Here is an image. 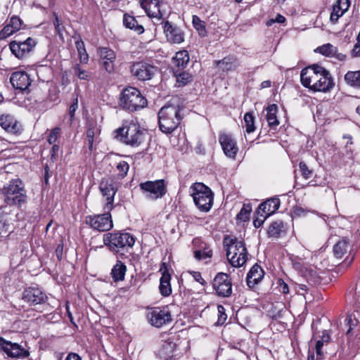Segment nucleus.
Here are the masks:
<instances>
[{
  "label": "nucleus",
  "instance_id": "nucleus-44",
  "mask_svg": "<svg viewBox=\"0 0 360 360\" xmlns=\"http://www.w3.org/2000/svg\"><path fill=\"white\" fill-rule=\"evenodd\" d=\"M193 24L194 27L198 30L199 34L204 36L206 33L205 22L197 15H193Z\"/></svg>",
  "mask_w": 360,
  "mask_h": 360
},
{
  "label": "nucleus",
  "instance_id": "nucleus-34",
  "mask_svg": "<svg viewBox=\"0 0 360 360\" xmlns=\"http://www.w3.org/2000/svg\"><path fill=\"white\" fill-rule=\"evenodd\" d=\"M344 79L348 86L360 89V70L348 71Z\"/></svg>",
  "mask_w": 360,
  "mask_h": 360
},
{
  "label": "nucleus",
  "instance_id": "nucleus-55",
  "mask_svg": "<svg viewBox=\"0 0 360 360\" xmlns=\"http://www.w3.org/2000/svg\"><path fill=\"white\" fill-rule=\"evenodd\" d=\"M335 4L340 7L342 11L345 12L349 9L350 6L349 0H338Z\"/></svg>",
  "mask_w": 360,
  "mask_h": 360
},
{
  "label": "nucleus",
  "instance_id": "nucleus-15",
  "mask_svg": "<svg viewBox=\"0 0 360 360\" xmlns=\"http://www.w3.org/2000/svg\"><path fill=\"white\" fill-rule=\"evenodd\" d=\"M213 288L217 294L222 297H229L232 293V282L225 273H218L213 280Z\"/></svg>",
  "mask_w": 360,
  "mask_h": 360
},
{
  "label": "nucleus",
  "instance_id": "nucleus-3",
  "mask_svg": "<svg viewBox=\"0 0 360 360\" xmlns=\"http://www.w3.org/2000/svg\"><path fill=\"white\" fill-rule=\"evenodd\" d=\"M116 132L123 143L131 147L141 146L147 136L146 130L134 120L127 122L122 127L117 129Z\"/></svg>",
  "mask_w": 360,
  "mask_h": 360
},
{
  "label": "nucleus",
  "instance_id": "nucleus-64",
  "mask_svg": "<svg viewBox=\"0 0 360 360\" xmlns=\"http://www.w3.org/2000/svg\"><path fill=\"white\" fill-rule=\"evenodd\" d=\"M94 132L92 129H88L86 131L87 139H94Z\"/></svg>",
  "mask_w": 360,
  "mask_h": 360
},
{
  "label": "nucleus",
  "instance_id": "nucleus-63",
  "mask_svg": "<svg viewBox=\"0 0 360 360\" xmlns=\"http://www.w3.org/2000/svg\"><path fill=\"white\" fill-rule=\"evenodd\" d=\"M271 85V82L270 80H265L262 82L260 84L261 89L270 87Z\"/></svg>",
  "mask_w": 360,
  "mask_h": 360
},
{
  "label": "nucleus",
  "instance_id": "nucleus-1",
  "mask_svg": "<svg viewBox=\"0 0 360 360\" xmlns=\"http://www.w3.org/2000/svg\"><path fill=\"white\" fill-rule=\"evenodd\" d=\"M302 84L314 91H330L334 83L328 70L318 65H313L301 71Z\"/></svg>",
  "mask_w": 360,
  "mask_h": 360
},
{
  "label": "nucleus",
  "instance_id": "nucleus-58",
  "mask_svg": "<svg viewBox=\"0 0 360 360\" xmlns=\"http://www.w3.org/2000/svg\"><path fill=\"white\" fill-rule=\"evenodd\" d=\"M193 277L195 279V281L200 283L202 285H206V281L205 279L202 277L201 274L198 271H194L193 273Z\"/></svg>",
  "mask_w": 360,
  "mask_h": 360
},
{
  "label": "nucleus",
  "instance_id": "nucleus-26",
  "mask_svg": "<svg viewBox=\"0 0 360 360\" xmlns=\"http://www.w3.org/2000/svg\"><path fill=\"white\" fill-rule=\"evenodd\" d=\"M316 51L321 54L338 59V60L342 61L346 58V56L342 53H339L338 48L331 44H326L319 46Z\"/></svg>",
  "mask_w": 360,
  "mask_h": 360
},
{
  "label": "nucleus",
  "instance_id": "nucleus-59",
  "mask_svg": "<svg viewBox=\"0 0 360 360\" xmlns=\"http://www.w3.org/2000/svg\"><path fill=\"white\" fill-rule=\"evenodd\" d=\"M351 53L353 57H360V42L354 44Z\"/></svg>",
  "mask_w": 360,
  "mask_h": 360
},
{
  "label": "nucleus",
  "instance_id": "nucleus-8",
  "mask_svg": "<svg viewBox=\"0 0 360 360\" xmlns=\"http://www.w3.org/2000/svg\"><path fill=\"white\" fill-rule=\"evenodd\" d=\"M190 193L199 210L208 212L211 209L214 195L209 187L202 183H195L190 187Z\"/></svg>",
  "mask_w": 360,
  "mask_h": 360
},
{
  "label": "nucleus",
  "instance_id": "nucleus-6",
  "mask_svg": "<svg viewBox=\"0 0 360 360\" xmlns=\"http://www.w3.org/2000/svg\"><path fill=\"white\" fill-rule=\"evenodd\" d=\"M181 120L179 106L165 105L158 112L159 127L161 131L165 134L174 131L180 124Z\"/></svg>",
  "mask_w": 360,
  "mask_h": 360
},
{
  "label": "nucleus",
  "instance_id": "nucleus-50",
  "mask_svg": "<svg viewBox=\"0 0 360 360\" xmlns=\"http://www.w3.org/2000/svg\"><path fill=\"white\" fill-rule=\"evenodd\" d=\"M8 23L16 32L18 31L22 26V20L17 16L11 17Z\"/></svg>",
  "mask_w": 360,
  "mask_h": 360
},
{
  "label": "nucleus",
  "instance_id": "nucleus-51",
  "mask_svg": "<svg viewBox=\"0 0 360 360\" xmlns=\"http://www.w3.org/2000/svg\"><path fill=\"white\" fill-rule=\"evenodd\" d=\"M75 73L80 79L86 80L89 79V72L84 70L81 69L78 65L75 68Z\"/></svg>",
  "mask_w": 360,
  "mask_h": 360
},
{
  "label": "nucleus",
  "instance_id": "nucleus-41",
  "mask_svg": "<svg viewBox=\"0 0 360 360\" xmlns=\"http://www.w3.org/2000/svg\"><path fill=\"white\" fill-rule=\"evenodd\" d=\"M245 130L248 133L253 132L255 129V117L251 112H246L244 115Z\"/></svg>",
  "mask_w": 360,
  "mask_h": 360
},
{
  "label": "nucleus",
  "instance_id": "nucleus-19",
  "mask_svg": "<svg viewBox=\"0 0 360 360\" xmlns=\"http://www.w3.org/2000/svg\"><path fill=\"white\" fill-rule=\"evenodd\" d=\"M219 141L224 154L229 158L235 159L238 148L232 136L230 134L221 133L219 134Z\"/></svg>",
  "mask_w": 360,
  "mask_h": 360
},
{
  "label": "nucleus",
  "instance_id": "nucleus-5",
  "mask_svg": "<svg viewBox=\"0 0 360 360\" xmlns=\"http://www.w3.org/2000/svg\"><path fill=\"white\" fill-rule=\"evenodd\" d=\"M223 244L226 251L227 259L233 266L240 267L246 262L248 251L243 241L226 236Z\"/></svg>",
  "mask_w": 360,
  "mask_h": 360
},
{
  "label": "nucleus",
  "instance_id": "nucleus-27",
  "mask_svg": "<svg viewBox=\"0 0 360 360\" xmlns=\"http://www.w3.org/2000/svg\"><path fill=\"white\" fill-rule=\"evenodd\" d=\"M280 207V200L277 198H270L259 205L257 212L269 217L274 214Z\"/></svg>",
  "mask_w": 360,
  "mask_h": 360
},
{
  "label": "nucleus",
  "instance_id": "nucleus-57",
  "mask_svg": "<svg viewBox=\"0 0 360 360\" xmlns=\"http://www.w3.org/2000/svg\"><path fill=\"white\" fill-rule=\"evenodd\" d=\"M259 214L262 218H257L253 221V224L256 228H259V226H261L263 224L265 219L268 217L262 212Z\"/></svg>",
  "mask_w": 360,
  "mask_h": 360
},
{
  "label": "nucleus",
  "instance_id": "nucleus-40",
  "mask_svg": "<svg viewBox=\"0 0 360 360\" xmlns=\"http://www.w3.org/2000/svg\"><path fill=\"white\" fill-rule=\"evenodd\" d=\"M175 76L178 86H184L192 80L191 75L186 72L177 73L176 71L175 72Z\"/></svg>",
  "mask_w": 360,
  "mask_h": 360
},
{
  "label": "nucleus",
  "instance_id": "nucleus-47",
  "mask_svg": "<svg viewBox=\"0 0 360 360\" xmlns=\"http://www.w3.org/2000/svg\"><path fill=\"white\" fill-rule=\"evenodd\" d=\"M299 169L301 172L302 175L305 179H308L311 177L312 172L308 168V167L304 162H300Z\"/></svg>",
  "mask_w": 360,
  "mask_h": 360
},
{
  "label": "nucleus",
  "instance_id": "nucleus-32",
  "mask_svg": "<svg viewBox=\"0 0 360 360\" xmlns=\"http://www.w3.org/2000/svg\"><path fill=\"white\" fill-rule=\"evenodd\" d=\"M190 60L189 54L187 51L182 50L176 53L172 58V64L179 70L185 68Z\"/></svg>",
  "mask_w": 360,
  "mask_h": 360
},
{
  "label": "nucleus",
  "instance_id": "nucleus-42",
  "mask_svg": "<svg viewBox=\"0 0 360 360\" xmlns=\"http://www.w3.org/2000/svg\"><path fill=\"white\" fill-rule=\"evenodd\" d=\"M116 169L118 171V177L124 179L129 172V165L126 161L121 160L117 163Z\"/></svg>",
  "mask_w": 360,
  "mask_h": 360
},
{
  "label": "nucleus",
  "instance_id": "nucleus-45",
  "mask_svg": "<svg viewBox=\"0 0 360 360\" xmlns=\"http://www.w3.org/2000/svg\"><path fill=\"white\" fill-rule=\"evenodd\" d=\"M252 209L249 205H244L240 212L237 214V219L243 221H246L250 218Z\"/></svg>",
  "mask_w": 360,
  "mask_h": 360
},
{
  "label": "nucleus",
  "instance_id": "nucleus-38",
  "mask_svg": "<svg viewBox=\"0 0 360 360\" xmlns=\"http://www.w3.org/2000/svg\"><path fill=\"white\" fill-rule=\"evenodd\" d=\"M217 64L220 69L226 72L235 70L238 66L236 59L233 58H224L221 60H219Z\"/></svg>",
  "mask_w": 360,
  "mask_h": 360
},
{
  "label": "nucleus",
  "instance_id": "nucleus-56",
  "mask_svg": "<svg viewBox=\"0 0 360 360\" xmlns=\"http://www.w3.org/2000/svg\"><path fill=\"white\" fill-rule=\"evenodd\" d=\"M285 21V18L281 14H278L275 19H271L269 21H267L266 25L271 26L274 22L283 23Z\"/></svg>",
  "mask_w": 360,
  "mask_h": 360
},
{
  "label": "nucleus",
  "instance_id": "nucleus-36",
  "mask_svg": "<svg viewBox=\"0 0 360 360\" xmlns=\"http://www.w3.org/2000/svg\"><path fill=\"white\" fill-rule=\"evenodd\" d=\"M11 219L9 217L8 213L3 210L2 207H0V236H4L9 232Z\"/></svg>",
  "mask_w": 360,
  "mask_h": 360
},
{
  "label": "nucleus",
  "instance_id": "nucleus-53",
  "mask_svg": "<svg viewBox=\"0 0 360 360\" xmlns=\"http://www.w3.org/2000/svg\"><path fill=\"white\" fill-rule=\"evenodd\" d=\"M277 285L278 287L279 292L283 294H288L289 292V288L286 283L282 278H279L277 281Z\"/></svg>",
  "mask_w": 360,
  "mask_h": 360
},
{
  "label": "nucleus",
  "instance_id": "nucleus-21",
  "mask_svg": "<svg viewBox=\"0 0 360 360\" xmlns=\"http://www.w3.org/2000/svg\"><path fill=\"white\" fill-rule=\"evenodd\" d=\"M10 82L15 89L20 91L27 89L31 84L30 77L25 71L13 72L10 78Z\"/></svg>",
  "mask_w": 360,
  "mask_h": 360
},
{
  "label": "nucleus",
  "instance_id": "nucleus-54",
  "mask_svg": "<svg viewBox=\"0 0 360 360\" xmlns=\"http://www.w3.org/2000/svg\"><path fill=\"white\" fill-rule=\"evenodd\" d=\"M345 321L347 322L346 324L349 326L347 331V335H349L353 330V328L356 325L357 321L355 319H353L352 316H348Z\"/></svg>",
  "mask_w": 360,
  "mask_h": 360
},
{
  "label": "nucleus",
  "instance_id": "nucleus-52",
  "mask_svg": "<svg viewBox=\"0 0 360 360\" xmlns=\"http://www.w3.org/2000/svg\"><path fill=\"white\" fill-rule=\"evenodd\" d=\"M218 312H219V318H218V321H217V323L218 324H223L225 321L226 320V318H227V316L226 314H225V309L223 306L221 305H219L218 307Z\"/></svg>",
  "mask_w": 360,
  "mask_h": 360
},
{
  "label": "nucleus",
  "instance_id": "nucleus-62",
  "mask_svg": "<svg viewBox=\"0 0 360 360\" xmlns=\"http://www.w3.org/2000/svg\"><path fill=\"white\" fill-rule=\"evenodd\" d=\"M343 139H347V143L345 147H346V148H348L349 145H352V137L351 135L345 134L343 136Z\"/></svg>",
  "mask_w": 360,
  "mask_h": 360
},
{
  "label": "nucleus",
  "instance_id": "nucleus-22",
  "mask_svg": "<svg viewBox=\"0 0 360 360\" xmlns=\"http://www.w3.org/2000/svg\"><path fill=\"white\" fill-rule=\"evenodd\" d=\"M193 244L195 247L194 257L198 260H202L212 257V252L207 245L202 242L200 238H195L193 240Z\"/></svg>",
  "mask_w": 360,
  "mask_h": 360
},
{
  "label": "nucleus",
  "instance_id": "nucleus-24",
  "mask_svg": "<svg viewBox=\"0 0 360 360\" xmlns=\"http://www.w3.org/2000/svg\"><path fill=\"white\" fill-rule=\"evenodd\" d=\"M163 30L168 41L175 44H179L184 41L181 31L179 28L174 27L169 21L164 22Z\"/></svg>",
  "mask_w": 360,
  "mask_h": 360
},
{
  "label": "nucleus",
  "instance_id": "nucleus-16",
  "mask_svg": "<svg viewBox=\"0 0 360 360\" xmlns=\"http://www.w3.org/2000/svg\"><path fill=\"white\" fill-rule=\"evenodd\" d=\"M141 6L149 17L160 19L165 15L166 3L162 0H142Z\"/></svg>",
  "mask_w": 360,
  "mask_h": 360
},
{
  "label": "nucleus",
  "instance_id": "nucleus-10",
  "mask_svg": "<svg viewBox=\"0 0 360 360\" xmlns=\"http://www.w3.org/2000/svg\"><path fill=\"white\" fill-rule=\"evenodd\" d=\"M0 351L11 359H25L30 356V352L22 345L6 340L0 336Z\"/></svg>",
  "mask_w": 360,
  "mask_h": 360
},
{
  "label": "nucleus",
  "instance_id": "nucleus-37",
  "mask_svg": "<svg viewBox=\"0 0 360 360\" xmlns=\"http://www.w3.org/2000/svg\"><path fill=\"white\" fill-rule=\"evenodd\" d=\"M284 231V224L282 221L278 220L274 221L269 226L267 233L269 237L278 238L281 233Z\"/></svg>",
  "mask_w": 360,
  "mask_h": 360
},
{
  "label": "nucleus",
  "instance_id": "nucleus-20",
  "mask_svg": "<svg viewBox=\"0 0 360 360\" xmlns=\"http://www.w3.org/2000/svg\"><path fill=\"white\" fill-rule=\"evenodd\" d=\"M330 340V337L328 331L324 330L320 339L316 341L315 347L311 350H309L307 360H321L324 357L323 347L328 344Z\"/></svg>",
  "mask_w": 360,
  "mask_h": 360
},
{
  "label": "nucleus",
  "instance_id": "nucleus-33",
  "mask_svg": "<svg viewBox=\"0 0 360 360\" xmlns=\"http://www.w3.org/2000/svg\"><path fill=\"white\" fill-rule=\"evenodd\" d=\"M277 110L278 107L276 104L269 105L266 108V118L269 126L271 129H275L279 124V121L276 116Z\"/></svg>",
  "mask_w": 360,
  "mask_h": 360
},
{
  "label": "nucleus",
  "instance_id": "nucleus-35",
  "mask_svg": "<svg viewBox=\"0 0 360 360\" xmlns=\"http://www.w3.org/2000/svg\"><path fill=\"white\" fill-rule=\"evenodd\" d=\"M123 23L124 26L130 30H134L138 34H141L144 31L142 25L138 24L137 20L134 16L129 14H124L123 17Z\"/></svg>",
  "mask_w": 360,
  "mask_h": 360
},
{
  "label": "nucleus",
  "instance_id": "nucleus-49",
  "mask_svg": "<svg viewBox=\"0 0 360 360\" xmlns=\"http://www.w3.org/2000/svg\"><path fill=\"white\" fill-rule=\"evenodd\" d=\"M77 108H78V98H77V95L74 94L73 95V102L70 105V108H69V115L70 116L71 121L72 120V119L75 116V112Z\"/></svg>",
  "mask_w": 360,
  "mask_h": 360
},
{
  "label": "nucleus",
  "instance_id": "nucleus-23",
  "mask_svg": "<svg viewBox=\"0 0 360 360\" xmlns=\"http://www.w3.org/2000/svg\"><path fill=\"white\" fill-rule=\"evenodd\" d=\"M0 126L9 133L16 134L21 131V126L18 122L10 115L0 116Z\"/></svg>",
  "mask_w": 360,
  "mask_h": 360
},
{
  "label": "nucleus",
  "instance_id": "nucleus-4",
  "mask_svg": "<svg viewBox=\"0 0 360 360\" xmlns=\"http://www.w3.org/2000/svg\"><path fill=\"white\" fill-rule=\"evenodd\" d=\"M103 243L110 252L123 255L122 251H128L135 243V238L129 233L116 231L103 235Z\"/></svg>",
  "mask_w": 360,
  "mask_h": 360
},
{
  "label": "nucleus",
  "instance_id": "nucleus-7",
  "mask_svg": "<svg viewBox=\"0 0 360 360\" xmlns=\"http://www.w3.org/2000/svg\"><path fill=\"white\" fill-rule=\"evenodd\" d=\"M120 104L122 108L134 112L146 107L147 100L138 89L129 86L122 91L120 98Z\"/></svg>",
  "mask_w": 360,
  "mask_h": 360
},
{
  "label": "nucleus",
  "instance_id": "nucleus-46",
  "mask_svg": "<svg viewBox=\"0 0 360 360\" xmlns=\"http://www.w3.org/2000/svg\"><path fill=\"white\" fill-rule=\"evenodd\" d=\"M16 31L11 27V26L8 22L4 27L0 31V40L4 39L8 37H10L11 34H13Z\"/></svg>",
  "mask_w": 360,
  "mask_h": 360
},
{
  "label": "nucleus",
  "instance_id": "nucleus-28",
  "mask_svg": "<svg viewBox=\"0 0 360 360\" xmlns=\"http://www.w3.org/2000/svg\"><path fill=\"white\" fill-rule=\"evenodd\" d=\"M264 272L257 264H255L247 275V284L250 288L255 287L263 278Z\"/></svg>",
  "mask_w": 360,
  "mask_h": 360
},
{
  "label": "nucleus",
  "instance_id": "nucleus-48",
  "mask_svg": "<svg viewBox=\"0 0 360 360\" xmlns=\"http://www.w3.org/2000/svg\"><path fill=\"white\" fill-rule=\"evenodd\" d=\"M60 129L58 128V127H55L54 129H53L51 130V131L50 132L49 136H48V142L50 143V144H53L54 143L56 142L57 139H58V136L60 134Z\"/></svg>",
  "mask_w": 360,
  "mask_h": 360
},
{
  "label": "nucleus",
  "instance_id": "nucleus-61",
  "mask_svg": "<svg viewBox=\"0 0 360 360\" xmlns=\"http://www.w3.org/2000/svg\"><path fill=\"white\" fill-rule=\"evenodd\" d=\"M53 15H54V18H55V20L53 21V24H54L55 28H58L59 29V25L62 24L61 20L58 18V17L56 13H54Z\"/></svg>",
  "mask_w": 360,
  "mask_h": 360
},
{
  "label": "nucleus",
  "instance_id": "nucleus-12",
  "mask_svg": "<svg viewBox=\"0 0 360 360\" xmlns=\"http://www.w3.org/2000/svg\"><path fill=\"white\" fill-rule=\"evenodd\" d=\"M101 214L90 215L86 217V223L98 231H107L113 227L110 212L103 211Z\"/></svg>",
  "mask_w": 360,
  "mask_h": 360
},
{
  "label": "nucleus",
  "instance_id": "nucleus-13",
  "mask_svg": "<svg viewBox=\"0 0 360 360\" xmlns=\"http://www.w3.org/2000/svg\"><path fill=\"white\" fill-rule=\"evenodd\" d=\"M147 318L150 323L156 328H160L163 325L170 323L172 320L171 313L166 307L149 309Z\"/></svg>",
  "mask_w": 360,
  "mask_h": 360
},
{
  "label": "nucleus",
  "instance_id": "nucleus-30",
  "mask_svg": "<svg viewBox=\"0 0 360 360\" xmlns=\"http://www.w3.org/2000/svg\"><path fill=\"white\" fill-rule=\"evenodd\" d=\"M351 248L349 240L347 238L340 239L333 246V254L336 258L343 257Z\"/></svg>",
  "mask_w": 360,
  "mask_h": 360
},
{
  "label": "nucleus",
  "instance_id": "nucleus-29",
  "mask_svg": "<svg viewBox=\"0 0 360 360\" xmlns=\"http://www.w3.org/2000/svg\"><path fill=\"white\" fill-rule=\"evenodd\" d=\"M171 275L167 268L162 271L160 279L159 290L160 294L164 297H168L172 294V286L170 283Z\"/></svg>",
  "mask_w": 360,
  "mask_h": 360
},
{
  "label": "nucleus",
  "instance_id": "nucleus-25",
  "mask_svg": "<svg viewBox=\"0 0 360 360\" xmlns=\"http://www.w3.org/2000/svg\"><path fill=\"white\" fill-rule=\"evenodd\" d=\"M98 54L103 60V66L105 70L111 72L114 70V61L116 58L115 53L108 48L103 47L98 49Z\"/></svg>",
  "mask_w": 360,
  "mask_h": 360
},
{
  "label": "nucleus",
  "instance_id": "nucleus-17",
  "mask_svg": "<svg viewBox=\"0 0 360 360\" xmlns=\"http://www.w3.org/2000/svg\"><path fill=\"white\" fill-rule=\"evenodd\" d=\"M36 46V41L31 37H28L24 41H11L9 44L13 54L18 58H22L32 51Z\"/></svg>",
  "mask_w": 360,
  "mask_h": 360
},
{
  "label": "nucleus",
  "instance_id": "nucleus-11",
  "mask_svg": "<svg viewBox=\"0 0 360 360\" xmlns=\"http://www.w3.org/2000/svg\"><path fill=\"white\" fill-rule=\"evenodd\" d=\"M99 188L102 194L101 203L103 205V210L110 212L115 207L114 198L117 191V188L112 182L102 179Z\"/></svg>",
  "mask_w": 360,
  "mask_h": 360
},
{
  "label": "nucleus",
  "instance_id": "nucleus-31",
  "mask_svg": "<svg viewBox=\"0 0 360 360\" xmlns=\"http://www.w3.org/2000/svg\"><path fill=\"white\" fill-rule=\"evenodd\" d=\"M126 271V265L120 260H117L111 270L110 275L115 282L122 281L124 279Z\"/></svg>",
  "mask_w": 360,
  "mask_h": 360
},
{
  "label": "nucleus",
  "instance_id": "nucleus-2",
  "mask_svg": "<svg viewBox=\"0 0 360 360\" xmlns=\"http://www.w3.org/2000/svg\"><path fill=\"white\" fill-rule=\"evenodd\" d=\"M4 202L9 206L21 207L27 202V192L19 179L11 180L0 190Z\"/></svg>",
  "mask_w": 360,
  "mask_h": 360
},
{
  "label": "nucleus",
  "instance_id": "nucleus-9",
  "mask_svg": "<svg viewBox=\"0 0 360 360\" xmlns=\"http://www.w3.org/2000/svg\"><path fill=\"white\" fill-rule=\"evenodd\" d=\"M144 196L151 200L162 198L167 193V185L163 179L147 181L139 184Z\"/></svg>",
  "mask_w": 360,
  "mask_h": 360
},
{
  "label": "nucleus",
  "instance_id": "nucleus-60",
  "mask_svg": "<svg viewBox=\"0 0 360 360\" xmlns=\"http://www.w3.org/2000/svg\"><path fill=\"white\" fill-rule=\"evenodd\" d=\"M65 360H82V358L77 354L70 353L67 356Z\"/></svg>",
  "mask_w": 360,
  "mask_h": 360
},
{
  "label": "nucleus",
  "instance_id": "nucleus-39",
  "mask_svg": "<svg viewBox=\"0 0 360 360\" xmlns=\"http://www.w3.org/2000/svg\"><path fill=\"white\" fill-rule=\"evenodd\" d=\"M75 45L80 58V61L82 63H86L89 60V56L86 53L84 41L79 39L76 41Z\"/></svg>",
  "mask_w": 360,
  "mask_h": 360
},
{
  "label": "nucleus",
  "instance_id": "nucleus-43",
  "mask_svg": "<svg viewBox=\"0 0 360 360\" xmlns=\"http://www.w3.org/2000/svg\"><path fill=\"white\" fill-rule=\"evenodd\" d=\"M345 11H342L340 7L335 4L333 6V11L330 13V20L333 24H335L339 18L345 14Z\"/></svg>",
  "mask_w": 360,
  "mask_h": 360
},
{
  "label": "nucleus",
  "instance_id": "nucleus-18",
  "mask_svg": "<svg viewBox=\"0 0 360 360\" xmlns=\"http://www.w3.org/2000/svg\"><path fill=\"white\" fill-rule=\"evenodd\" d=\"M46 295L39 288H29L24 290L22 300L27 302L29 306L43 304L47 300Z\"/></svg>",
  "mask_w": 360,
  "mask_h": 360
},
{
  "label": "nucleus",
  "instance_id": "nucleus-14",
  "mask_svg": "<svg viewBox=\"0 0 360 360\" xmlns=\"http://www.w3.org/2000/svg\"><path fill=\"white\" fill-rule=\"evenodd\" d=\"M156 70L155 66L145 61L136 62L130 66V71L133 76L141 81L150 79Z\"/></svg>",
  "mask_w": 360,
  "mask_h": 360
}]
</instances>
